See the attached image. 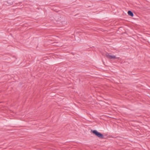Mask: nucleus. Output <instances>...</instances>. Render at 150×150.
<instances>
[{"instance_id": "nucleus-1", "label": "nucleus", "mask_w": 150, "mask_h": 150, "mask_svg": "<svg viewBox=\"0 0 150 150\" xmlns=\"http://www.w3.org/2000/svg\"><path fill=\"white\" fill-rule=\"evenodd\" d=\"M91 132L92 133L97 136L98 137L100 138H103L104 137L103 134L100 133L96 130H91Z\"/></svg>"}, {"instance_id": "nucleus-2", "label": "nucleus", "mask_w": 150, "mask_h": 150, "mask_svg": "<svg viewBox=\"0 0 150 150\" xmlns=\"http://www.w3.org/2000/svg\"><path fill=\"white\" fill-rule=\"evenodd\" d=\"M106 56L108 58L110 59H115L117 58L115 56L111 55L108 53L106 54Z\"/></svg>"}, {"instance_id": "nucleus-3", "label": "nucleus", "mask_w": 150, "mask_h": 150, "mask_svg": "<svg viewBox=\"0 0 150 150\" xmlns=\"http://www.w3.org/2000/svg\"><path fill=\"white\" fill-rule=\"evenodd\" d=\"M128 14L129 15L132 17L133 16H134L133 13L131 11H129L128 12Z\"/></svg>"}]
</instances>
